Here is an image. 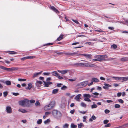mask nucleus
<instances>
[{
	"label": "nucleus",
	"instance_id": "cd10ccee",
	"mask_svg": "<svg viewBox=\"0 0 128 128\" xmlns=\"http://www.w3.org/2000/svg\"><path fill=\"white\" fill-rule=\"evenodd\" d=\"M69 70H62V73L61 74H64L66 73H67L68 72Z\"/></svg>",
	"mask_w": 128,
	"mask_h": 128
},
{
	"label": "nucleus",
	"instance_id": "e2e57ef3",
	"mask_svg": "<svg viewBox=\"0 0 128 128\" xmlns=\"http://www.w3.org/2000/svg\"><path fill=\"white\" fill-rule=\"evenodd\" d=\"M122 94L121 92H118L117 94V96L118 97H120L121 96Z\"/></svg>",
	"mask_w": 128,
	"mask_h": 128
},
{
	"label": "nucleus",
	"instance_id": "9b49d317",
	"mask_svg": "<svg viewBox=\"0 0 128 128\" xmlns=\"http://www.w3.org/2000/svg\"><path fill=\"white\" fill-rule=\"evenodd\" d=\"M85 63H76L74 64V65L77 66H80L84 65Z\"/></svg>",
	"mask_w": 128,
	"mask_h": 128
},
{
	"label": "nucleus",
	"instance_id": "c03bdc74",
	"mask_svg": "<svg viewBox=\"0 0 128 128\" xmlns=\"http://www.w3.org/2000/svg\"><path fill=\"white\" fill-rule=\"evenodd\" d=\"M26 80L24 78H18V80L20 82L24 81Z\"/></svg>",
	"mask_w": 128,
	"mask_h": 128
},
{
	"label": "nucleus",
	"instance_id": "4468645a",
	"mask_svg": "<svg viewBox=\"0 0 128 128\" xmlns=\"http://www.w3.org/2000/svg\"><path fill=\"white\" fill-rule=\"evenodd\" d=\"M51 108L49 106L48 104L44 106V109L45 110H48L51 109Z\"/></svg>",
	"mask_w": 128,
	"mask_h": 128
},
{
	"label": "nucleus",
	"instance_id": "a878e982",
	"mask_svg": "<svg viewBox=\"0 0 128 128\" xmlns=\"http://www.w3.org/2000/svg\"><path fill=\"white\" fill-rule=\"evenodd\" d=\"M58 89H54L52 90V93L54 94H56L58 92Z\"/></svg>",
	"mask_w": 128,
	"mask_h": 128
},
{
	"label": "nucleus",
	"instance_id": "a211bd4d",
	"mask_svg": "<svg viewBox=\"0 0 128 128\" xmlns=\"http://www.w3.org/2000/svg\"><path fill=\"white\" fill-rule=\"evenodd\" d=\"M28 87L26 88V89H27L28 90H30L32 88V84L31 83H29L28 84Z\"/></svg>",
	"mask_w": 128,
	"mask_h": 128
},
{
	"label": "nucleus",
	"instance_id": "6ab92c4d",
	"mask_svg": "<svg viewBox=\"0 0 128 128\" xmlns=\"http://www.w3.org/2000/svg\"><path fill=\"white\" fill-rule=\"evenodd\" d=\"M91 80L92 81V82H99V80L98 79L96 78H92Z\"/></svg>",
	"mask_w": 128,
	"mask_h": 128
},
{
	"label": "nucleus",
	"instance_id": "0eeeda50",
	"mask_svg": "<svg viewBox=\"0 0 128 128\" xmlns=\"http://www.w3.org/2000/svg\"><path fill=\"white\" fill-rule=\"evenodd\" d=\"M55 104V101H52L48 105L51 108V109H52L54 107Z\"/></svg>",
	"mask_w": 128,
	"mask_h": 128
},
{
	"label": "nucleus",
	"instance_id": "09e8293b",
	"mask_svg": "<svg viewBox=\"0 0 128 128\" xmlns=\"http://www.w3.org/2000/svg\"><path fill=\"white\" fill-rule=\"evenodd\" d=\"M27 56L25 57L21 58V60L22 61H24L26 60L27 59Z\"/></svg>",
	"mask_w": 128,
	"mask_h": 128
},
{
	"label": "nucleus",
	"instance_id": "ddd939ff",
	"mask_svg": "<svg viewBox=\"0 0 128 128\" xmlns=\"http://www.w3.org/2000/svg\"><path fill=\"white\" fill-rule=\"evenodd\" d=\"M81 55L85 57L86 58H88L90 59L92 56L91 54H82Z\"/></svg>",
	"mask_w": 128,
	"mask_h": 128
},
{
	"label": "nucleus",
	"instance_id": "5fc2aeb1",
	"mask_svg": "<svg viewBox=\"0 0 128 128\" xmlns=\"http://www.w3.org/2000/svg\"><path fill=\"white\" fill-rule=\"evenodd\" d=\"M72 20L76 24H79V23L78 22L77 20H76L73 19H72Z\"/></svg>",
	"mask_w": 128,
	"mask_h": 128
},
{
	"label": "nucleus",
	"instance_id": "f704fd0d",
	"mask_svg": "<svg viewBox=\"0 0 128 128\" xmlns=\"http://www.w3.org/2000/svg\"><path fill=\"white\" fill-rule=\"evenodd\" d=\"M80 104L81 106L85 108L86 106V104L83 102H81Z\"/></svg>",
	"mask_w": 128,
	"mask_h": 128
},
{
	"label": "nucleus",
	"instance_id": "ea45409f",
	"mask_svg": "<svg viewBox=\"0 0 128 128\" xmlns=\"http://www.w3.org/2000/svg\"><path fill=\"white\" fill-rule=\"evenodd\" d=\"M67 88V87L65 86L64 85L61 88V89L62 90H64Z\"/></svg>",
	"mask_w": 128,
	"mask_h": 128
},
{
	"label": "nucleus",
	"instance_id": "7ed1b4c3",
	"mask_svg": "<svg viewBox=\"0 0 128 128\" xmlns=\"http://www.w3.org/2000/svg\"><path fill=\"white\" fill-rule=\"evenodd\" d=\"M0 68L5 70L8 71H14L16 70L17 69V68H8L5 66H0Z\"/></svg>",
	"mask_w": 128,
	"mask_h": 128
},
{
	"label": "nucleus",
	"instance_id": "4d7b16f0",
	"mask_svg": "<svg viewBox=\"0 0 128 128\" xmlns=\"http://www.w3.org/2000/svg\"><path fill=\"white\" fill-rule=\"evenodd\" d=\"M86 116H84L83 117V118L84 119V120H83V121L84 122H86Z\"/></svg>",
	"mask_w": 128,
	"mask_h": 128
},
{
	"label": "nucleus",
	"instance_id": "8fccbe9b",
	"mask_svg": "<svg viewBox=\"0 0 128 128\" xmlns=\"http://www.w3.org/2000/svg\"><path fill=\"white\" fill-rule=\"evenodd\" d=\"M111 126V124L110 123H108L104 126V127L106 128L110 127Z\"/></svg>",
	"mask_w": 128,
	"mask_h": 128
},
{
	"label": "nucleus",
	"instance_id": "6e6d98bb",
	"mask_svg": "<svg viewBox=\"0 0 128 128\" xmlns=\"http://www.w3.org/2000/svg\"><path fill=\"white\" fill-rule=\"evenodd\" d=\"M112 78L116 80H118V77L113 76Z\"/></svg>",
	"mask_w": 128,
	"mask_h": 128
},
{
	"label": "nucleus",
	"instance_id": "de8ad7c7",
	"mask_svg": "<svg viewBox=\"0 0 128 128\" xmlns=\"http://www.w3.org/2000/svg\"><path fill=\"white\" fill-rule=\"evenodd\" d=\"M118 101L121 104H123L124 103V101L122 99L118 100Z\"/></svg>",
	"mask_w": 128,
	"mask_h": 128
},
{
	"label": "nucleus",
	"instance_id": "c756f323",
	"mask_svg": "<svg viewBox=\"0 0 128 128\" xmlns=\"http://www.w3.org/2000/svg\"><path fill=\"white\" fill-rule=\"evenodd\" d=\"M128 80V77H122V82L123 81H126Z\"/></svg>",
	"mask_w": 128,
	"mask_h": 128
},
{
	"label": "nucleus",
	"instance_id": "f8f14e48",
	"mask_svg": "<svg viewBox=\"0 0 128 128\" xmlns=\"http://www.w3.org/2000/svg\"><path fill=\"white\" fill-rule=\"evenodd\" d=\"M81 95L80 94H78L75 97V98L76 100L78 101L81 98Z\"/></svg>",
	"mask_w": 128,
	"mask_h": 128
},
{
	"label": "nucleus",
	"instance_id": "774afa93",
	"mask_svg": "<svg viewBox=\"0 0 128 128\" xmlns=\"http://www.w3.org/2000/svg\"><path fill=\"white\" fill-rule=\"evenodd\" d=\"M106 102L108 103H109L112 102H113L111 100H107L106 101Z\"/></svg>",
	"mask_w": 128,
	"mask_h": 128
},
{
	"label": "nucleus",
	"instance_id": "680f3d73",
	"mask_svg": "<svg viewBox=\"0 0 128 128\" xmlns=\"http://www.w3.org/2000/svg\"><path fill=\"white\" fill-rule=\"evenodd\" d=\"M13 95L15 96H17L19 94L18 92H13L12 93Z\"/></svg>",
	"mask_w": 128,
	"mask_h": 128
},
{
	"label": "nucleus",
	"instance_id": "6e6552de",
	"mask_svg": "<svg viewBox=\"0 0 128 128\" xmlns=\"http://www.w3.org/2000/svg\"><path fill=\"white\" fill-rule=\"evenodd\" d=\"M50 9L54 12H56L57 14L59 13L60 12H59L54 6H51L50 7Z\"/></svg>",
	"mask_w": 128,
	"mask_h": 128
},
{
	"label": "nucleus",
	"instance_id": "69168bd1",
	"mask_svg": "<svg viewBox=\"0 0 128 128\" xmlns=\"http://www.w3.org/2000/svg\"><path fill=\"white\" fill-rule=\"evenodd\" d=\"M108 29L112 30H114V28L113 27H108Z\"/></svg>",
	"mask_w": 128,
	"mask_h": 128
},
{
	"label": "nucleus",
	"instance_id": "052dcab7",
	"mask_svg": "<svg viewBox=\"0 0 128 128\" xmlns=\"http://www.w3.org/2000/svg\"><path fill=\"white\" fill-rule=\"evenodd\" d=\"M50 74V72H44L43 73V74L44 75L48 76Z\"/></svg>",
	"mask_w": 128,
	"mask_h": 128
},
{
	"label": "nucleus",
	"instance_id": "864d4df0",
	"mask_svg": "<svg viewBox=\"0 0 128 128\" xmlns=\"http://www.w3.org/2000/svg\"><path fill=\"white\" fill-rule=\"evenodd\" d=\"M95 31L99 32H105L104 31L102 30L101 29H100V30H95Z\"/></svg>",
	"mask_w": 128,
	"mask_h": 128
},
{
	"label": "nucleus",
	"instance_id": "a19ab883",
	"mask_svg": "<svg viewBox=\"0 0 128 128\" xmlns=\"http://www.w3.org/2000/svg\"><path fill=\"white\" fill-rule=\"evenodd\" d=\"M114 107L115 108H120V105L118 104H116L114 106Z\"/></svg>",
	"mask_w": 128,
	"mask_h": 128
},
{
	"label": "nucleus",
	"instance_id": "393cba45",
	"mask_svg": "<svg viewBox=\"0 0 128 128\" xmlns=\"http://www.w3.org/2000/svg\"><path fill=\"white\" fill-rule=\"evenodd\" d=\"M104 86H103V88L104 89H108V84L104 83Z\"/></svg>",
	"mask_w": 128,
	"mask_h": 128
},
{
	"label": "nucleus",
	"instance_id": "7c9ffc66",
	"mask_svg": "<svg viewBox=\"0 0 128 128\" xmlns=\"http://www.w3.org/2000/svg\"><path fill=\"white\" fill-rule=\"evenodd\" d=\"M70 127L71 128H76L77 127V126L74 124L73 123H72L71 124Z\"/></svg>",
	"mask_w": 128,
	"mask_h": 128
},
{
	"label": "nucleus",
	"instance_id": "79ce46f5",
	"mask_svg": "<svg viewBox=\"0 0 128 128\" xmlns=\"http://www.w3.org/2000/svg\"><path fill=\"white\" fill-rule=\"evenodd\" d=\"M3 94L4 97H6L8 94V92L7 91L4 92H3Z\"/></svg>",
	"mask_w": 128,
	"mask_h": 128
},
{
	"label": "nucleus",
	"instance_id": "2eb2a0df",
	"mask_svg": "<svg viewBox=\"0 0 128 128\" xmlns=\"http://www.w3.org/2000/svg\"><path fill=\"white\" fill-rule=\"evenodd\" d=\"M51 108L49 106L48 104L44 106V109L45 110H48L51 109Z\"/></svg>",
	"mask_w": 128,
	"mask_h": 128
},
{
	"label": "nucleus",
	"instance_id": "bf43d9fd",
	"mask_svg": "<svg viewBox=\"0 0 128 128\" xmlns=\"http://www.w3.org/2000/svg\"><path fill=\"white\" fill-rule=\"evenodd\" d=\"M35 105L36 106L39 105L40 104V103L38 101H36L35 103Z\"/></svg>",
	"mask_w": 128,
	"mask_h": 128
},
{
	"label": "nucleus",
	"instance_id": "c85d7f7f",
	"mask_svg": "<svg viewBox=\"0 0 128 128\" xmlns=\"http://www.w3.org/2000/svg\"><path fill=\"white\" fill-rule=\"evenodd\" d=\"M6 84L8 86H9L11 85V82H10L9 80H6L5 82Z\"/></svg>",
	"mask_w": 128,
	"mask_h": 128
},
{
	"label": "nucleus",
	"instance_id": "3c124183",
	"mask_svg": "<svg viewBox=\"0 0 128 128\" xmlns=\"http://www.w3.org/2000/svg\"><path fill=\"white\" fill-rule=\"evenodd\" d=\"M110 110L108 109H106L104 110V112L106 114H108L109 113Z\"/></svg>",
	"mask_w": 128,
	"mask_h": 128
},
{
	"label": "nucleus",
	"instance_id": "dca6fc26",
	"mask_svg": "<svg viewBox=\"0 0 128 128\" xmlns=\"http://www.w3.org/2000/svg\"><path fill=\"white\" fill-rule=\"evenodd\" d=\"M66 55H68V56H73L75 54H76V52H74L73 53H70V52H65L64 53Z\"/></svg>",
	"mask_w": 128,
	"mask_h": 128
},
{
	"label": "nucleus",
	"instance_id": "f3484780",
	"mask_svg": "<svg viewBox=\"0 0 128 128\" xmlns=\"http://www.w3.org/2000/svg\"><path fill=\"white\" fill-rule=\"evenodd\" d=\"M42 72L41 71L38 72L34 73L33 76H32V78H34L37 76L39 74H41Z\"/></svg>",
	"mask_w": 128,
	"mask_h": 128
},
{
	"label": "nucleus",
	"instance_id": "412c9836",
	"mask_svg": "<svg viewBox=\"0 0 128 128\" xmlns=\"http://www.w3.org/2000/svg\"><path fill=\"white\" fill-rule=\"evenodd\" d=\"M120 60L122 62H126L128 61V58L122 57L121 58Z\"/></svg>",
	"mask_w": 128,
	"mask_h": 128
},
{
	"label": "nucleus",
	"instance_id": "5701e85b",
	"mask_svg": "<svg viewBox=\"0 0 128 128\" xmlns=\"http://www.w3.org/2000/svg\"><path fill=\"white\" fill-rule=\"evenodd\" d=\"M6 52H9V54H17V52L14 51H9Z\"/></svg>",
	"mask_w": 128,
	"mask_h": 128
},
{
	"label": "nucleus",
	"instance_id": "c9c22d12",
	"mask_svg": "<svg viewBox=\"0 0 128 128\" xmlns=\"http://www.w3.org/2000/svg\"><path fill=\"white\" fill-rule=\"evenodd\" d=\"M27 59H32L34 58H35V56H27Z\"/></svg>",
	"mask_w": 128,
	"mask_h": 128
},
{
	"label": "nucleus",
	"instance_id": "a18cd8bd",
	"mask_svg": "<svg viewBox=\"0 0 128 128\" xmlns=\"http://www.w3.org/2000/svg\"><path fill=\"white\" fill-rule=\"evenodd\" d=\"M108 122V120H105L104 121L103 123L104 124H106Z\"/></svg>",
	"mask_w": 128,
	"mask_h": 128
},
{
	"label": "nucleus",
	"instance_id": "b1692460",
	"mask_svg": "<svg viewBox=\"0 0 128 128\" xmlns=\"http://www.w3.org/2000/svg\"><path fill=\"white\" fill-rule=\"evenodd\" d=\"M18 111L19 112H21L22 113H25L27 112V111L26 110H25L24 109H22V108H20L18 110Z\"/></svg>",
	"mask_w": 128,
	"mask_h": 128
},
{
	"label": "nucleus",
	"instance_id": "9d476101",
	"mask_svg": "<svg viewBox=\"0 0 128 128\" xmlns=\"http://www.w3.org/2000/svg\"><path fill=\"white\" fill-rule=\"evenodd\" d=\"M26 103V101L24 100L20 101L19 102V105L22 106L24 105Z\"/></svg>",
	"mask_w": 128,
	"mask_h": 128
},
{
	"label": "nucleus",
	"instance_id": "338daca9",
	"mask_svg": "<svg viewBox=\"0 0 128 128\" xmlns=\"http://www.w3.org/2000/svg\"><path fill=\"white\" fill-rule=\"evenodd\" d=\"M62 85V84L61 83H58L57 84V86L58 87H60Z\"/></svg>",
	"mask_w": 128,
	"mask_h": 128
},
{
	"label": "nucleus",
	"instance_id": "e433bc0d",
	"mask_svg": "<svg viewBox=\"0 0 128 128\" xmlns=\"http://www.w3.org/2000/svg\"><path fill=\"white\" fill-rule=\"evenodd\" d=\"M69 125L68 124H65L63 126V128H68V127Z\"/></svg>",
	"mask_w": 128,
	"mask_h": 128
},
{
	"label": "nucleus",
	"instance_id": "39448f33",
	"mask_svg": "<svg viewBox=\"0 0 128 128\" xmlns=\"http://www.w3.org/2000/svg\"><path fill=\"white\" fill-rule=\"evenodd\" d=\"M83 96L84 98H90L91 96L94 98H96L98 97V96L93 95H92L91 96L89 94H83Z\"/></svg>",
	"mask_w": 128,
	"mask_h": 128
},
{
	"label": "nucleus",
	"instance_id": "aec40b11",
	"mask_svg": "<svg viewBox=\"0 0 128 128\" xmlns=\"http://www.w3.org/2000/svg\"><path fill=\"white\" fill-rule=\"evenodd\" d=\"M52 75L56 77H57L59 76V74L56 71H54L52 72Z\"/></svg>",
	"mask_w": 128,
	"mask_h": 128
},
{
	"label": "nucleus",
	"instance_id": "473e14b6",
	"mask_svg": "<svg viewBox=\"0 0 128 128\" xmlns=\"http://www.w3.org/2000/svg\"><path fill=\"white\" fill-rule=\"evenodd\" d=\"M50 122V120L49 119H47L46 120L44 121V123L45 124H47Z\"/></svg>",
	"mask_w": 128,
	"mask_h": 128
},
{
	"label": "nucleus",
	"instance_id": "4be33fe9",
	"mask_svg": "<svg viewBox=\"0 0 128 128\" xmlns=\"http://www.w3.org/2000/svg\"><path fill=\"white\" fill-rule=\"evenodd\" d=\"M64 37V35L62 34H60L59 37L57 39V40L58 41H60L62 40Z\"/></svg>",
	"mask_w": 128,
	"mask_h": 128
},
{
	"label": "nucleus",
	"instance_id": "20e7f679",
	"mask_svg": "<svg viewBox=\"0 0 128 128\" xmlns=\"http://www.w3.org/2000/svg\"><path fill=\"white\" fill-rule=\"evenodd\" d=\"M88 84V82L86 81L78 84L77 86L80 88H82L86 86Z\"/></svg>",
	"mask_w": 128,
	"mask_h": 128
},
{
	"label": "nucleus",
	"instance_id": "f257e3e1",
	"mask_svg": "<svg viewBox=\"0 0 128 128\" xmlns=\"http://www.w3.org/2000/svg\"><path fill=\"white\" fill-rule=\"evenodd\" d=\"M53 115L57 119H59L62 116L61 113L57 110H54L52 112Z\"/></svg>",
	"mask_w": 128,
	"mask_h": 128
},
{
	"label": "nucleus",
	"instance_id": "72a5a7b5",
	"mask_svg": "<svg viewBox=\"0 0 128 128\" xmlns=\"http://www.w3.org/2000/svg\"><path fill=\"white\" fill-rule=\"evenodd\" d=\"M42 122V120L41 119H38L37 121V123L38 124H40Z\"/></svg>",
	"mask_w": 128,
	"mask_h": 128
},
{
	"label": "nucleus",
	"instance_id": "0e129e2a",
	"mask_svg": "<svg viewBox=\"0 0 128 128\" xmlns=\"http://www.w3.org/2000/svg\"><path fill=\"white\" fill-rule=\"evenodd\" d=\"M91 118L93 120H95L96 118V117L94 115L92 116L91 117Z\"/></svg>",
	"mask_w": 128,
	"mask_h": 128
},
{
	"label": "nucleus",
	"instance_id": "bb28decb",
	"mask_svg": "<svg viewBox=\"0 0 128 128\" xmlns=\"http://www.w3.org/2000/svg\"><path fill=\"white\" fill-rule=\"evenodd\" d=\"M84 126V124L82 123H80L78 124V128H82Z\"/></svg>",
	"mask_w": 128,
	"mask_h": 128
},
{
	"label": "nucleus",
	"instance_id": "1a4fd4ad",
	"mask_svg": "<svg viewBox=\"0 0 128 128\" xmlns=\"http://www.w3.org/2000/svg\"><path fill=\"white\" fill-rule=\"evenodd\" d=\"M43 82L45 85L44 86V87H48L49 85L52 84V82H46L44 81Z\"/></svg>",
	"mask_w": 128,
	"mask_h": 128
},
{
	"label": "nucleus",
	"instance_id": "49530a36",
	"mask_svg": "<svg viewBox=\"0 0 128 128\" xmlns=\"http://www.w3.org/2000/svg\"><path fill=\"white\" fill-rule=\"evenodd\" d=\"M61 107L62 108H63L65 106V103L64 102L62 103V102L61 104Z\"/></svg>",
	"mask_w": 128,
	"mask_h": 128
},
{
	"label": "nucleus",
	"instance_id": "f03ea898",
	"mask_svg": "<svg viewBox=\"0 0 128 128\" xmlns=\"http://www.w3.org/2000/svg\"><path fill=\"white\" fill-rule=\"evenodd\" d=\"M108 56L106 55H97L95 56L96 58H98L99 62L104 60L105 58H108Z\"/></svg>",
	"mask_w": 128,
	"mask_h": 128
},
{
	"label": "nucleus",
	"instance_id": "4c0bfd02",
	"mask_svg": "<svg viewBox=\"0 0 128 128\" xmlns=\"http://www.w3.org/2000/svg\"><path fill=\"white\" fill-rule=\"evenodd\" d=\"M117 46L115 44H114L112 45L111 46V48H113L114 49H116L117 48Z\"/></svg>",
	"mask_w": 128,
	"mask_h": 128
},
{
	"label": "nucleus",
	"instance_id": "2f4dec72",
	"mask_svg": "<svg viewBox=\"0 0 128 128\" xmlns=\"http://www.w3.org/2000/svg\"><path fill=\"white\" fill-rule=\"evenodd\" d=\"M84 98V100L85 101H88V102H91V100L89 98Z\"/></svg>",
	"mask_w": 128,
	"mask_h": 128
},
{
	"label": "nucleus",
	"instance_id": "37998d69",
	"mask_svg": "<svg viewBox=\"0 0 128 128\" xmlns=\"http://www.w3.org/2000/svg\"><path fill=\"white\" fill-rule=\"evenodd\" d=\"M97 106L96 104H94L92 105L91 106V108H96Z\"/></svg>",
	"mask_w": 128,
	"mask_h": 128
},
{
	"label": "nucleus",
	"instance_id": "58836bf2",
	"mask_svg": "<svg viewBox=\"0 0 128 128\" xmlns=\"http://www.w3.org/2000/svg\"><path fill=\"white\" fill-rule=\"evenodd\" d=\"M53 44V43H47L46 44H44L43 45V46H47V45H52Z\"/></svg>",
	"mask_w": 128,
	"mask_h": 128
},
{
	"label": "nucleus",
	"instance_id": "13d9d810",
	"mask_svg": "<svg viewBox=\"0 0 128 128\" xmlns=\"http://www.w3.org/2000/svg\"><path fill=\"white\" fill-rule=\"evenodd\" d=\"M95 58L93 59L92 61L93 62L99 61L100 60H98V58Z\"/></svg>",
	"mask_w": 128,
	"mask_h": 128
},
{
	"label": "nucleus",
	"instance_id": "603ef678",
	"mask_svg": "<svg viewBox=\"0 0 128 128\" xmlns=\"http://www.w3.org/2000/svg\"><path fill=\"white\" fill-rule=\"evenodd\" d=\"M92 94L94 95H95L94 96H98L99 95V94L98 92H92Z\"/></svg>",
	"mask_w": 128,
	"mask_h": 128
},
{
	"label": "nucleus",
	"instance_id": "423d86ee",
	"mask_svg": "<svg viewBox=\"0 0 128 128\" xmlns=\"http://www.w3.org/2000/svg\"><path fill=\"white\" fill-rule=\"evenodd\" d=\"M6 111L8 114H10L12 112V109L9 106H7L6 108Z\"/></svg>",
	"mask_w": 128,
	"mask_h": 128
}]
</instances>
